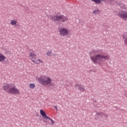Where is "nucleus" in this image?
Returning a JSON list of instances; mask_svg holds the SVG:
<instances>
[{"label":"nucleus","mask_w":127,"mask_h":127,"mask_svg":"<svg viewBox=\"0 0 127 127\" xmlns=\"http://www.w3.org/2000/svg\"><path fill=\"white\" fill-rule=\"evenodd\" d=\"M103 51L100 49L93 50L89 53L90 58L94 64H101L106 60H109L110 56L108 55L104 56L101 55Z\"/></svg>","instance_id":"f257e3e1"},{"label":"nucleus","mask_w":127,"mask_h":127,"mask_svg":"<svg viewBox=\"0 0 127 127\" xmlns=\"http://www.w3.org/2000/svg\"><path fill=\"white\" fill-rule=\"evenodd\" d=\"M2 90L12 95H20L19 89L16 88V86L12 83H4L2 86Z\"/></svg>","instance_id":"f03ea898"},{"label":"nucleus","mask_w":127,"mask_h":127,"mask_svg":"<svg viewBox=\"0 0 127 127\" xmlns=\"http://www.w3.org/2000/svg\"><path fill=\"white\" fill-rule=\"evenodd\" d=\"M38 80L43 86H46L47 85H50L52 83V79L46 75H42L40 76Z\"/></svg>","instance_id":"7ed1b4c3"},{"label":"nucleus","mask_w":127,"mask_h":127,"mask_svg":"<svg viewBox=\"0 0 127 127\" xmlns=\"http://www.w3.org/2000/svg\"><path fill=\"white\" fill-rule=\"evenodd\" d=\"M51 19L54 21H61V22H65L68 20V17L64 16V15H55V16L51 17Z\"/></svg>","instance_id":"20e7f679"},{"label":"nucleus","mask_w":127,"mask_h":127,"mask_svg":"<svg viewBox=\"0 0 127 127\" xmlns=\"http://www.w3.org/2000/svg\"><path fill=\"white\" fill-rule=\"evenodd\" d=\"M60 36H67L69 34V31L65 28H63L59 31Z\"/></svg>","instance_id":"39448f33"},{"label":"nucleus","mask_w":127,"mask_h":127,"mask_svg":"<svg viewBox=\"0 0 127 127\" xmlns=\"http://www.w3.org/2000/svg\"><path fill=\"white\" fill-rule=\"evenodd\" d=\"M119 16L121 18L124 19V20H127V12L126 11H121L119 13Z\"/></svg>","instance_id":"423d86ee"},{"label":"nucleus","mask_w":127,"mask_h":127,"mask_svg":"<svg viewBox=\"0 0 127 127\" xmlns=\"http://www.w3.org/2000/svg\"><path fill=\"white\" fill-rule=\"evenodd\" d=\"M29 57L30 58L33 63H35V60L37 58V55L33 52H31L29 53Z\"/></svg>","instance_id":"0eeeda50"},{"label":"nucleus","mask_w":127,"mask_h":127,"mask_svg":"<svg viewBox=\"0 0 127 127\" xmlns=\"http://www.w3.org/2000/svg\"><path fill=\"white\" fill-rule=\"evenodd\" d=\"M122 37L123 39L124 40V43L125 45L127 46V32L124 33L123 35H122Z\"/></svg>","instance_id":"6e6552de"},{"label":"nucleus","mask_w":127,"mask_h":127,"mask_svg":"<svg viewBox=\"0 0 127 127\" xmlns=\"http://www.w3.org/2000/svg\"><path fill=\"white\" fill-rule=\"evenodd\" d=\"M40 113L42 116V117H43L44 119H46V120L47 119H48V116H47V115H46V113H45V112L43 110H41L40 111Z\"/></svg>","instance_id":"1a4fd4ad"},{"label":"nucleus","mask_w":127,"mask_h":127,"mask_svg":"<svg viewBox=\"0 0 127 127\" xmlns=\"http://www.w3.org/2000/svg\"><path fill=\"white\" fill-rule=\"evenodd\" d=\"M6 59L5 56L2 53H0V62H3Z\"/></svg>","instance_id":"9d476101"},{"label":"nucleus","mask_w":127,"mask_h":127,"mask_svg":"<svg viewBox=\"0 0 127 127\" xmlns=\"http://www.w3.org/2000/svg\"><path fill=\"white\" fill-rule=\"evenodd\" d=\"M92 1H93L95 3H97L99 4V3H101L102 1H103L104 2H107V0H91ZM102 0V1H101Z\"/></svg>","instance_id":"9b49d317"},{"label":"nucleus","mask_w":127,"mask_h":127,"mask_svg":"<svg viewBox=\"0 0 127 127\" xmlns=\"http://www.w3.org/2000/svg\"><path fill=\"white\" fill-rule=\"evenodd\" d=\"M10 24L14 26L17 25V21H16V20H11L10 21Z\"/></svg>","instance_id":"f8f14e48"},{"label":"nucleus","mask_w":127,"mask_h":127,"mask_svg":"<svg viewBox=\"0 0 127 127\" xmlns=\"http://www.w3.org/2000/svg\"><path fill=\"white\" fill-rule=\"evenodd\" d=\"M34 63L35 64H42V63H43V61L39 59L37 60V61H35V63Z\"/></svg>","instance_id":"ddd939ff"},{"label":"nucleus","mask_w":127,"mask_h":127,"mask_svg":"<svg viewBox=\"0 0 127 127\" xmlns=\"http://www.w3.org/2000/svg\"><path fill=\"white\" fill-rule=\"evenodd\" d=\"M78 90L79 91H81V92H85L86 91V89H85V88H84V87H83L82 86H79Z\"/></svg>","instance_id":"4468645a"},{"label":"nucleus","mask_w":127,"mask_h":127,"mask_svg":"<svg viewBox=\"0 0 127 127\" xmlns=\"http://www.w3.org/2000/svg\"><path fill=\"white\" fill-rule=\"evenodd\" d=\"M51 54H52V51H48L46 53V55L49 57L51 56Z\"/></svg>","instance_id":"2eb2a0df"},{"label":"nucleus","mask_w":127,"mask_h":127,"mask_svg":"<svg viewBox=\"0 0 127 127\" xmlns=\"http://www.w3.org/2000/svg\"><path fill=\"white\" fill-rule=\"evenodd\" d=\"M29 87L30 89H33L34 88H35V84L34 83H30L29 85Z\"/></svg>","instance_id":"dca6fc26"},{"label":"nucleus","mask_w":127,"mask_h":127,"mask_svg":"<svg viewBox=\"0 0 127 127\" xmlns=\"http://www.w3.org/2000/svg\"><path fill=\"white\" fill-rule=\"evenodd\" d=\"M97 116H100V117H103V116H104L105 118H108V115L104 114L103 113H99L97 114Z\"/></svg>","instance_id":"f3484780"},{"label":"nucleus","mask_w":127,"mask_h":127,"mask_svg":"<svg viewBox=\"0 0 127 127\" xmlns=\"http://www.w3.org/2000/svg\"><path fill=\"white\" fill-rule=\"evenodd\" d=\"M46 120H49L52 125H54V124H55V122L53 121V120L51 119V118H49V117H48V118H47Z\"/></svg>","instance_id":"a211bd4d"},{"label":"nucleus","mask_w":127,"mask_h":127,"mask_svg":"<svg viewBox=\"0 0 127 127\" xmlns=\"http://www.w3.org/2000/svg\"><path fill=\"white\" fill-rule=\"evenodd\" d=\"M99 11L98 9L94 10L93 12V13L94 14H98V13H99Z\"/></svg>","instance_id":"6ab92c4d"},{"label":"nucleus","mask_w":127,"mask_h":127,"mask_svg":"<svg viewBox=\"0 0 127 127\" xmlns=\"http://www.w3.org/2000/svg\"><path fill=\"white\" fill-rule=\"evenodd\" d=\"M108 3H109L110 4H112V3H114V0H109Z\"/></svg>","instance_id":"aec40b11"},{"label":"nucleus","mask_w":127,"mask_h":127,"mask_svg":"<svg viewBox=\"0 0 127 127\" xmlns=\"http://www.w3.org/2000/svg\"><path fill=\"white\" fill-rule=\"evenodd\" d=\"M55 109H57V106H55Z\"/></svg>","instance_id":"412c9836"},{"label":"nucleus","mask_w":127,"mask_h":127,"mask_svg":"<svg viewBox=\"0 0 127 127\" xmlns=\"http://www.w3.org/2000/svg\"><path fill=\"white\" fill-rule=\"evenodd\" d=\"M56 111L57 112L58 111V109L57 108L56 109Z\"/></svg>","instance_id":"4be33fe9"}]
</instances>
